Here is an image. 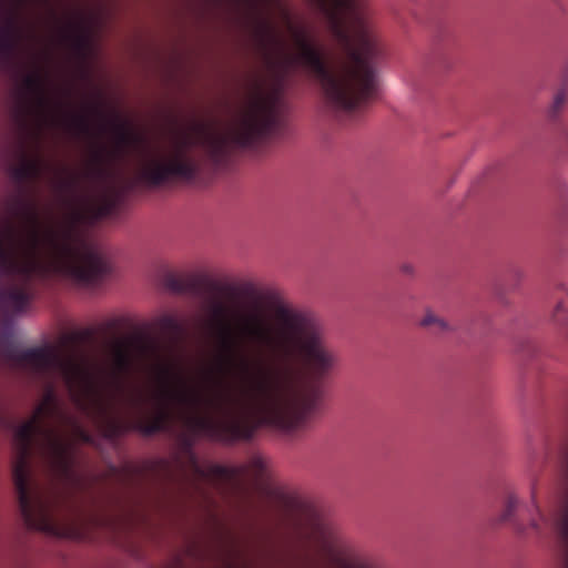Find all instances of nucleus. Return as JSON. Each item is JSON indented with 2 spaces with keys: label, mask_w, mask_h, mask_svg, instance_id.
I'll return each mask as SVG.
<instances>
[{
  "label": "nucleus",
  "mask_w": 568,
  "mask_h": 568,
  "mask_svg": "<svg viewBox=\"0 0 568 568\" xmlns=\"http://www.w3.org/2000/svg\"><path fill=\"white\" fill-rule=\"evenodd\" d=\"M221 310H222L221 305H214L213 310H212L213 315L217 316L220 314Z\"/></svg>",
  "instance_id": "6ab92c4d"
},
{
  "label": "nucleus",
  "mask_w": 568,
  "mask_h": 568,
  "mask_svg": "<svg viewBox=\"0 0 568 568\" xmlns=\"http://www.w3.org/2000/svg\"><path fill=\"white\" fill-rule=\"evenodd\" d=\"M54 39L59 45L72 55L82 57L91 48V33L82 24L73 21L58 23L54 29Z\"/></svg>",
  "instance_id": "9d476101"
},
{
  "label": "nucleus",
  "mask_w": 568,
  "mask_h": 568,
  "mask_svg": "<svg viewBox=\"0 0 568 568\" xmlns=\"http://www.w3.org/2000/svg\"><path fill=\"white\" fill-rule=\"evenodd\" d=\"M23 367L36 372L59 373L73 402L90 414H104L126 398V387L108 374L77 345H44L23 352Z\"/></svg>",
  "instance_id": "39448f33"
},
{
  "label": "nucleus",
  "mask_w": 568,
  "mask_h": 568,
  "mask_svg": "<svg viewBox=\"0 0 568 568\" xmlns=\"http://www.w3.org/2000/svg\"><path fill=\"white\" fill-rule=\"evenodd\" d=\"M517 506H518L517 498L514 495H509L505 501L504 510L500 514V520L501 521L510 520L517 510Z\"/></svg>",
  "instance_id": "4468645a"
},
{
  "label": "nucleus",
  "mask_w": 568,
  "mask_h": 568,
  "mask_svg": "<svg viewBox=\"0 0 568 568\" xmlns=\"http://www.w3.org/2000/svg\"><path fill=\"white\" fill-rule=\"evenodd\" d=\"M23 71H51L50 69H24ZM72 71H90L89 69H73Z\"/></svg>",
  "instance_id": "a211bd4d"
},
{
  "label": "nucleus",
  "mask_w": 568,
  "mask_h": 568,
  "mask_svg": "<svg viewBox=\"0 0 568 568\" xmlns=\"http://www.w3.org/2000/svg\"><path fill=\"white\" fill-rule=\"evenodd\" d=\"M138 346L129 339H116L111 345V366L115 373L126 371L136 364L135 352Z\"/></svg>",
  "instance_id": "f8f14e48"
},
{
  "label": "nucleus",
  "mask_w": 568,
  "mask_h": 568,
  "mask_svg": "<svg viewBox=\"0 0 568 568\" xmlns=\"http://www.w3.org/2000/svg\"><path fill=\"white\" fill-rule=\"evenodd\" d=\"M277 74L268 73L250 89L246 103L235 114L227 130V140L246 145L268 130L284 90Z\"/></svg>",
  "instance_id": "423d86ee"
},
{
  "label": "nucleus",
  "mask_w": 568,
  "mask_h": 568,
  "mask_svg": "<svg viewBox=\"0 0 568 568\" xmlns=\"http://www.w3.org/2000/svg\"><path fill=\"white\" fill-rule=\"evenodd\" d=\"M105 271L102 258L69 231L42 226L36 220L21 233L0 234V272L63 274L89 284Z\"/></svg>",
  "instance_id": "20e7f679"
},
{
  "label": "nucleus",
  "mask_w": 568,
  "mask_h": 568,
  "mask_svg": "<svg viewBox=\"0 0 568 568\" xmlns=\"http://www.w3.org/2000/svg\"><path fill=\"white\" fill-rule=\"evenodd\" d=\"M324 20L332 44L315 41L305 27L284 12L291 39L255 10L247 20L248 42L265 65L264 71H373L371 64L382 52L381 40L364 0H307Z\"/></svg>",
  "instance_id": "f03ea898"
},
{
  "label": "nucleus",
  "mask_w": 568,
  "mask_h": 568,
  "mask_svg": "<svg viewBox=\"0 0 568 568\" xmlns=\"http://www.w3.org/2000/svg\"><path fill=\"white\" fill-rule=\"evenodd\" d=\"M23 30L16 17L10 16L0 24V60L9 58L19 47Z\"/></svg>",
  "instance_id": "9b49d317"
},
{
  "label": "nucleus",
  "mask_w": 568,
  "mask_h": 568,
  "mask_svg": "<svg viewBox=\"0 0 568 568\" xmlns=\"http://www.w3.org/2000/svg\"><path fill=\"white\" fill-rule=\"evenodd\" d=\"M187 454H189V456H190L191 462L193 463V462H194V459H193V455H192L191 453H189V452H187Z\"/></svg>",
  "instance_id": "b1692460"
},
{
  "label": "nucleus",
  "mask_w": 568,
  "mask_h": 568,
  "mask_svg": "<svg viewBox=\"0 0 568 568\" xmlns=\"http://www.w3.org/2000/svg\"><path fill=\"white\" fill-rule=\"evenodd\" d=\"M67 417L62 405L48 390L32 418L14 435L18 456L13 463V480L21 516L29 528L49 536L79 538L83 535L80 517L57 506L51 495L34 479L29 457L37 453L61 477H68L73 442L65 433Z\"/></svg>",
  "instance_id": "7ed1b4c3"
},
{
  "label": "nucleus",
  "mask_w": 568,
  "mask_h": 568,
  "mask_svg": "<svg viewBox=\"0 0 568 568\" xmlns=\"http://www.w3.org/2000/svg\"><path fill=\"white\" fill-rule=\"evenodd\" d=\"M433 68H444L449 69L454 67V62L450 58L440 55L436 58V61L429 64Z\"/></svg>",
  "instance_id": "f3484780"
},
{
  "label": "nucleus",
  "mask_w": 568,
  "mask_h": 568,
  "mask_svg": "<svg viewBox=\"0 0 568 568\" xmlns=\"http://www.w3.org/2000/svg\"><path fill=\"white\" fill-rule=\"evenodd\" d=\"M100 200L97 197L87 199L84 202V209L81 213L82 217L99 216L102 214V210L99 206Z\"/></svg>",
  "instance_id": "2eb2a0df"
},
{
  "label": "nucleus",
  "mask_w": 568,
  "mask_h": 568,
  "mask_svg": "<svg viewBox=\"0 0 568 568\" xmlns=\"http://www.w3.org/2000/svg\"><path fill=\"white\" fill-rule=\"evenodd\" d=\"M236 333L263 349L236 365V381L191 376L173 363L156 374L155 399L193 430H233L235 418L253 415L281 430L302 427L318 406L305 371L317 377L338 363L320 325L302 313L260 303L242 306L233 317Z\"/></svg>",
  "instance_id": "f257e3e1"
},
{
  "label": "nucleus",
  "mask_w": 568,
  "mask_h": 568,
  "mask_svg": "<svg viewBox=\"0 0 568 568\" xmlns=\"http://www.w3.org/2000/svg\"><path fill=\"white\" fill-rule=\"evenodd\" d=\"M564 102V97L560 94L556 98V103L559 104V103H562Z\"/></svg>",
  "instance_id": "aec40b11"
},
{
  "label": "nucleus",
  "mask_w": 568,
  "mask_h": 568,
  "mask_svg": "<svg viewBox=\"0 0 568 568\" xmlns=\"http://www.w3.org/2000/svg\"><path fill=\"white\" fill-rule=\"evenodd\" d=\"M420 324L423 326H436L439 331H445L448 328L447 323L434 315L433 313L426 314V316L422 320Z\"/></svg>",
  "instance_id": "dca6fc26"
},
{
  "label": "nucleus",
  "mask_w": 568,
  "mask_h": 568,
  "mask_svg": "<svg viewBox=\"0 0 568 568\" xmlns=\"http://www.w3.org/2000/svg\"><path fill=\"white\" fill-rule=\"evenodd\" d=\"M120 143L139 152L141 175L151 184H159L174 176L186 178L192 173L191 165L178 146L150 145L132 130L124 133Z\"/></svg>",
  "instance_id": "0eeeda50"
},
{
  "label": "nucleus",
  "mask_w": 568,
  "mask_h": 568,
  "mask_svg": "<svg viewBox=\"0 0 568 568\" xmlns=\"http://www.w3.org/2000/svg\"><path fill=\"white\" fill-rule=\"evenodd\" d=\"M326 103L337 112L362 108L379 92L376 73H316Z\"/></svg>",
  "instance_id": "6e6552de"
},
{
  "label": "nucleus",
  "mask_w": 568,
  "mask_h": 568,
  "mask_svg": "<svg viewBox=\"0 0 568 568\" xmlns=\"http://www.w3.org/2000/svg\"><path fill=\"white\" fill-rule=\"evenodd\" d=\"M145 354H149V353H153V351L149 349V348H145L144 351Z\"/></svg>",
  "instance_id": "5701e85b"
},
{
  "label": "nucleus",
  "mask_w": 568,
  "mask_h": 568,
  "mask_svg": "<svg viewBox=\"0 0 568 568\" xmlns=\"http://www.w3.org/2000/svg\"><path fill=\"white\" fill-rule=\"evenodd\" d=\"M163 427V423L162 422H158L156 425L153 427V429H160Z\"/></svg>",
  "instance_id": "412c9836"
},
{
  "label": "nucleus",
  "mask_w": 568,
  "mask_h": 568,
  "mask_svg": "<svg viewBox=\"0 0 568 568\" xmlns=\"http://www.w3.org/2000/svg\"><path fill=\"white\" fill-rule=\"evenodd\" d=\"M566 525H567V524H566V523H564V525H562V527H561V532H562V535H567V532H568V531H567V527H566Z\"/></svg>",
  "instance_id": "4be33fe9"
},
{
  "label": "nucleus",
  "mask_w": 568,
  "mask_h": 568,
  "mask_svg": "<svg viewBox=\"0 0 568 568\" xmlns=\"http://www.w3.org/2000/svg\"><path fill=\"white\" fill-rule=\"evenodd\" d=\"M529 527L537 535H544L548 529V520L540 514L538 507H535V514L532 515Z\"/></svg>",
  "instance_id": "ddd939ff"
},
{
  "label": "nucleus",
  "mask_w": 568,
  "mask_h": 568,
  "mask_svg": "<svg viewBox=\"0 0 568 568\" xmlns=\"http://www.w3.org/2000/svg\"><path fill=\"white\" fill-rule=\"evenodd\" d=\"M321 549L331 568H377L367 555L338 536L327 537Z\"/></svg>",
  "instance_id": "1a4fd4ad"
}]
</instances>
